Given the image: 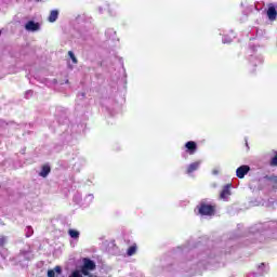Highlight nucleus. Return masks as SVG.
<instances>
[{
    "label": "nucleus",
    "mask_w": 277,
    "mask_h": 277,
    "mask_svg": "<svg viewBox=\"0 0 277 277\" xmlns=\"http://www.w3.org/2000/svg\"><path fill=\"white\" fill-rule=\"evenodd\" d=\"M57 16H60V12H57L56 10L51 11L50 16H49V22L55 23V21H57Z\"/></svg>",
    "instance_id": "obj_11"
},
{
    "label": "nucleus",
    "mask_w": 277,
    "mask_h": 277,
    "mask_svg": "<svg viewBox=\"0 0 277 277\" xmlns=\"http://www.w3.org/2000/svg\"><path fill=\"white\" fill-rule=\"evenodd\" d=\"M51 174V166L49 164H43L41 167V171L39 173V176H42V179H47Z\"/></svg>",
    "instance_id": "obj_7"
},
{
    "label": "nucleus",
    "mask_w": 277,
    "mask_h": 277,
    "mask_svg": "<svg viewBox=\"0 0 277 277\" xmlns=\"http://www.w3.org/2000/svg\"><path fill=\"white\" fill-rule=\"evenodd\" d=\"M265 180L269 181L271 183H274V185H277V175H266Z\"/></svg>",
    "instance_id": "obj_14"
},
{
    "label": "nucleus",
    "mask_w": 277,
    "mask_h": 277,
    "mask_svg": "<svg viewBox=\"0 0 277 277\" xmlns=\"http://www.w3.org/2000/svg\"><path fill=\"white\" fill-rule=\"evenodd\" d=\"M68 55H69L72 64H78L79 61H77V56H75V53L72 51H69Z\"/></svg>",
    "instance_id": "obj_15"
},
{
    "label": "nucleus",
    "mask_w": 277,
    "mask_h": 277,
    "mask_svg": "<svg viewBox=\"0 0 277 277\" xmlns=\"http://www.w3.org/2000/svg\"><path fill=\"white\" fill-rule=\"evenodd\" d=\"M228 196H230V184H227L223 187V189L220 194V198L222 200H226V198H228Z\"/></svg>",
    "instance_id": "obj_8"
},
{
    "label": "nucleus",
    "mask_w": 277,
    "mask_h": 277,
    "mask_svg": "<svg viewBox=\"0 0 277 277\" xmlns=\"http://www.w3.org/2000/svg\"><path fill=\"white\" fill-rule=\"evenodd\" d=\"M26 31H40V23H36L34 21H28L25 24Z\"/></svg>",
    "instance_id": "obj_4"
},
{
    "label": "nucleus",
    "mask_w": 277,
    "mask_h": 277,
    "mask_svg": "<svg viewBox=\"0 0 277 277\" xmlns=\"http://www.w3.org/2000/svg\"><path fill=\"white\" fill-rule=\"evenodd\" d=\"M8 239L5 238V236H0V248H3V246H5Z\"/></svg>",
    "instance_id": "obj_17"
},
{
    "label": "nucleus",
    "mask_w": 277,
    "mask_h": 277,
    "mask_svg": "<svg viewBox=\"0 0 277 277\" xmlns=\"http://www.w3.org/2000/svg\"><path fill=\"white\" fill-rule=\"evenodd\" d=\"M266 15H267L268 21L274 22L277 19V11H276V6H274V4L268 5Z\"/></svg>",
    "instance_id": "obj_3"
},
{
    "label": "nucleus",
    "mask_w": 277,
    "mask_h": 277,
    "mask_svg": "<svg viewBox=\"0 0 277 277\" xmlns=\"http://www.w3.org/2000/svg\"><path fill=\"white\" fill-rule=\"evenodd\" d=\"M217 207L215 205L209 203L206 200H202L197 205L195 208V213L197 215L206 216V217H213L215 215Z\"/></svg>",
    "instance_id": "obj_1"
},
{
    "label": "nucleus",
    "mask_w": 277,
    "mask_h": 277,
    "mask_svg": "<svg viewBox=\"0 0 277 277\" xmlns=\"http://www.w3.org/2000/svg\"><path fill=\"white\" fill-rule=\"evenodd\" d=\"M94 269H96V263L88 258H84L81 274L83 276H90V272H94Z\"/></svg>",
    "instance_id": "obj_2"
},
{
    "label": "nucleus",
    "mask_w": 277,
    "mask_h": 277,
    "mask_svg": "<svg viewBox=\"0 0 277 277\" xmlns=\"http://www.w3.org/2000/svg\"><path fill=\"white\" fill-rule=\"evenodd\" d=\"M185 148H186V153H188L189 155H194L196 150H198V145L194 141H188L185 144Z\"/></svg>",
    "instance_id": "obj_6"
},
{
    "label": "nucleus",
    "mask_w": 277,
    "mask_h": 277,
    "mask_svg": "<svg viewBox=\"0 0 277 277\" xmlns=\"http://www.w3.org/2000/svg\"><path fill=\"white\" fill-rule=\"evenodd\" d=\"M200 167L199 162H193L188 166L186 173L187 174H192V172H196V170H198V168Z\"/></svg>",
    "instance_id": "obj_10"
},
{
    "label": "nucleus",
    "mask_w": 277,
    "mask_h": 277,
    "mask_svg": "<svg viewBox=\"0 0 277 277\" xmlns=\"http://www.w3.org/2000/svg\"><path fill=\"white\" fill-rule=\"evenodd\" d=\"M250 172V167L249 166H240L237 170H236V175L238 179H243V176H246V174H248Z\"/></svg>",
    "instance_id": "obj_5"
},
{
    "label": "nucleus",
    "mask_w": 277,
    "mask_h": 277,
    "mask_svg": "<svg viewBox=\"0 0 277 277\" xmlns=\"http://www.w3.org/2000/svg\"><path fill=\"white\" fill-rule=\"evenodd\" d=\"M68 235L71 239H79V232L77 229H69Z\"/></svg>",
    "instance_id": "obj_13"
},
{
    "label": "nucleus",
    "mask_w": 277,
    "mask_h": 277,
    "mask_svg": "<svg viewBox=\"0 0 277 277\" xmlns=\"http://www.w3.org/2000/svg\"><path fill=\"white\" fill-rule=\"evenodd\" d=\"M37 1H42V0H37Z\"/></svg>",
    "instance_id": "obj_18"
},
{
    "label": "nucleus",
    "mask_w": 277,
    "mask_h": 277,
    "mask_svg": "<svg viewBox=\"0 0 277 277\" xmlns=\"http://www.w3.org/2000/svg\"><path fill=\"white\" fill-rule=\"evenodd\" d=\"M271 166L277 167V151L275 153V156L271 159Z\"/></svg>",
    "instance_id": "obj_16"
},
{
    "label": "nucleus",
    "mask_w": 277,
    "mask_h": 277,
    "mask_svg": "<svg viewBox=\"0 0 277 277\" xmlns=\"http://www.w3.org/2000/svg\"><path fill=\"white\" fill-rule=\"evenodd\" d=\"M55 274L60 276L62 274V266H55L54 269L48 271V277H55Z\"/></svg>",
    "instance_id": "obj_9"
},
{
    "label": "nucleus",
    "mask_w": 277,
    "mask_h": 277,
    "mask_svg": "<svg viewBox=\"0 0 277 277\" xmlns=\"http://www.w3.org/2000/svg\"><path fill=\"white\" fill-rule=\"evenodd\" d=\"M135 252H137V245L134 243L128 249L127 254L128 256H133Z\"/></svg>",
    "instance_id": "obj_12"
}]
</instances>
